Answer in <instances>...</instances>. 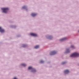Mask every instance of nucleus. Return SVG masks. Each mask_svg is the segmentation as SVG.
Segmentation results:
<instances>
[{
	"label": "nucleus",
	"instance_id": "f257e3e1",
	"mask_svg": "<svg viewBox=\"0 0 79 79\" xmlns=\"http://www.w3.org/2000/svg\"><path fill=\"white\" fill-rule=\"evenodd\" d=\"M79 56V54L77 52H75L70 55V57H77Z\"/></svg>",
	"mask_w": 79,
	"mask_h": 79
},
{
	"label": "nucleus",
	"instance_id": "f03ea898",
	"mask_svg": "<svg viewBox=\"0 0 79 79\" xmlns=\"http://www.w3.org/2000/svg\"><path fill=\"white\" fill-rule=\"evenodd\" d=\"M1 10H2L3 13H7V11L9 10V8H2Z\"/></svg>",
	"mask_w": 79,
	"mask_h": 79
},
{
	"label": "nucleus",
	"instance_id": "7ed1b4c3",
	"mask_svg": "<svg viewBox=\"0 0 79 79\" xmlns=\"http://www.w3.org/2000/svg\"><path fill=\"white\" fill-rule=\"evenodd\" d=\"M28 69L29 70L31 69V70L32 72H33V73H35V72H36V70H35V69H33V68L31 67H29Z\"/></svg>",
	"mask_w": 79,
	"mask_h": 79
},
{
	"label": "nucleus",
	"instance_id": "20e7f679",
	"mask_svg": "<svg viewBox=\"0 0 79 79\" xmlns=\"http://www.w3.org/2000/svg\"><path fill=\"white\" fill-rule=\"evenodd\" d=\"M56 52L55 51H53V52H51L50 53V55H55V54H56Z\"/></svg>",
	"mask_w": 79,
	"mask_h": 79
},
{
	"label": "nucleus",
	"instance_id": "39448f33",
	"mask_svg": "<svg viewBox=\"0 0 79 79\" xmlns=\"http://www.w3.org/2000/svg\"><path fill=\"white\" fill-rule=\"evenodd\" d=\"M30 35H32V36H34V37H37V34L35 33H31Z\"/></svg>",
	"mask_w": 79,
	"mask_h": 79
},
{
	"label": "nucleus",
	"instance_id": "423d86ee",
	"mask_svg": "<svg viewBox=\"0 0 79 79\" xmlns=\"http://www.w3.org/2000/svg\"><path fill=\"white\" fill-rule=\"evenodd\" d=\"M4 31L5 30L4 29H2L1 27H0V31L1 32H4Z\"/></svg>",
	"mask_w": 79,
	"mask_h": 79
},
{
	"label": "nucleus",
	"instance_id": "0eeeda50",
	"mask_svg": "<svg viewBox=\"0 0 79 79\" xmlns=\"http://www.w3.org/2000/svg\"><path fill=\"white\" fill-rule=\"evenodd\" d=\"M64 72L65 74H68V73H69V71L68 70H66L64 71Z\"/></svg>",
	"mask_w": 79,
	"mask_h": 79
},
{
	"label": "nucleus",
	"instance_id": "6e6552de",
	"mask_svg": "<svg viewBox=\"0 0 79 79\" xmlns=\"http://www.w3.org/2000/svg\"><path fill=\"white\" fill-rule=\"evenodd\" d=\"M36 15H37V14H36L34 13H32L31 14V16H33V17L35 16H36Z\"/></svg>",
	"mask_w": 79,
	"mask_h": 79
},
{
	"label": "nucleus",
	"instance_id": "1a4fd4ad",
	"mask_svg": "<svg viewBox=\"0 0 79 79\" xmlns=\"http://www.w3.org/2000/svg\"><path fill=\"white\" fill-rule=\"evenodd\" d=\"M66 39V38H64L63 39H62L61 40H60V41H64V40H65Z\"/></svg>",
	"mask_w": 79,
	"mask_h": 79
},
{
	"label": "nucleus",
	"instance_id": "9d476101",
	"mask_svg": "<svg viewBox=\"0 0 79 79\" xmlns=\"http://www.w3.org/2000/svg\"><path fill=\"white\" fill-rule=\"evenodd\" d=\"M39 45H37V46H36L35 47V48H39Z\"/></svg>",
	"mask_w": 79,
	"mask_h": 79
},
{
	"label": "nucleus",
	"instance_id": "9b49d317",
	"mask_svg": "<svg viewBox=\"0 0 79 79\" xmlns=\"http://www.w3.org/2000/svg\"><path fill=\"white\" fill-rule=\"evenodd\" d=\"M22 66H26V64H22Z\"/></svg>",
	"mask_w": 79,
	"mask_h": 79
},
{
	"label": "nucleus",
	"instance_id": "f8f14e48",
	"mask_svg": "<svg viewBox=\"0 0 79 79\" xmlns=\"http://www.w3.org/2000/svg\"><path fill=\"white\" fill-rule=\"evenodd\" d=\"M69 49H67L66 53H69Z\"/></svg>",
	"mask_w": 79,
	"mask_h": 79
},
{
	"label": "nucleus",
	"instance_id": "ddd939ff",
	"mask_svg": "<svg viewBox=\"0 0 79 79\" xmlns=\"http://www.w3.org/2000/svg\"><path fill=\"white\" fill-rule=\"evenodd\" d=\"M26 8V7L25 6H24L23 7H22V9H25V8Z\"/></svg>",
	"mask_w": 79,
	"mask_h": 79
},
{
	"label": "nucleus",
	"instance_id": "4468645a",
	"mask_svg": "<svg viewBox=\"0 0 79 79\" xmlns=\"http://www.w3.org/2000/svg\"><path fill=\"white\" fill-rule=\"evenodd\" d=\"M71 48H74V46L73 45L71 46Z\"/></svg>",
	"mask_w": 79,
	"mask_h": 79
},
{
	"label": "nucleus",
	"instance_id": "2eb2a0df",
	"mask_svg": "<svg viewBox=\"0 0 79 79\" xmlns=\"http://www.w3.org/2000/svg\"><path fill=\"white\" fill-rule=\"evenodd\" d=\"M44 61H43V60H41L40 62V63H44Z\"/></svg>",
	"mask_w": 79,
	"mask_h": 79
},
{
	"label": "nucleus",
	"instance_id": "dca6fc26",
	"mask_svg": "<svg viewBox=\"0 0 79 79\" xmlns=\"http://www.w3.org/2000/svg\"><path fill=\"white\" fill-rule=\"evenodd\" d=\"M65 62H63L62 63V64H65Z\"/></svg>",
	"mask_w": 79,
	"mask_h": 79
},
{
	"label": "nucleus",
	"instance_id": "f3484780",
	"mask_svg": "<svg viewBox=\"0 0 79 79\" xmlns=\"http://www.w3.org/2000/svg\"><path fill=\"white\" fill-rule=\"evenodd\" d=\"M26 46V45H23V47H25Z\"/></svg>",
	"mask_w": 79,
	"mask_h": 79
},
{
	"label": "nucleus",
	"instance_id": "a211bd4d",
	"mask_svg": "<svg viewBox=\"0 0 79 79\" xmlns=\"http://www.w3.org/2000/svg\"><path fill=\"white\" fill-rule=\"evenodd\" d=\"M50 37H51V36L49 37V38H50Z\"/></svg>",
	"mask_w": 79,
	"mask_h": 79
}]
</instances>
